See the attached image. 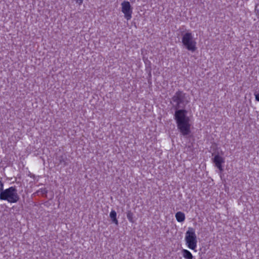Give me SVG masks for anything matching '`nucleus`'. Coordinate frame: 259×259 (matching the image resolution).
<instances>
[{
	"label": "nucleus",
	"mask_w": 259,
	"mask_h": 259,
	"mask_svg": "<svg viewBox=\"0 0 259 259\" xmlns=\"http://www.w3.org/2000/svg\"><path fill=\"white\" fill-rule=\"evenodd\" d=\"M189 102L186 94L181 91L176 92L170 101L175 110L174 118L177 128L183 136H187L191 133L190 118L187 115V111L185 109Z\"/></svg>",
	"instance_id": "1"
},
{
	"label": "nucleus",
	"mask_w": 259,
	"mask_h": 259,
	"mask_svg": "<svg viewBox=\"0 0 259 259\" xmlns=\"http://www.w3.org/2000/svg\"><path fill=\"white\" fill-rule=\"evenodd\" d=\"M0 199L6 200L11 203H16L19 200L20 197L16 187L12 186L8 189L3 190L0 193Z\"/></svg>",
	"instance_id": "2"
},
{
	"label": "nucleus",
	"mask_w": 259,
	"mask_h": 259,
	"mask_svg": "<svg viewBox=\"0 0 259 259\" xmlns=\"http://www.w3.org/2000/svg\"><path fill=\"white\" fill-rule=\"evenodd\" d=\"M185 241L188 247L192 250L197 246V237L195 230L193 228L189 227L186 233Z\"/></svg>",
	"instance_id": "3"
},
{
	"label": "nucleus",
	"mask_w": 259,
	"mask_h": 259,
	"mask_svg": "<svg viewBox=\"0 0 259 259\" xmlns=\"http://www.w3.org/2000/svg\"><path fill=\"white\" fill-rule=\"evenodd\" d=\"M182 43L186 49L192 52H194L196 49V42L193 40L192 33L187 32L184 34L182 37Z\"/></svg>",
	"instance_id": "4"
},
{
	"label": "nucleus",
	"mask_w": 259,
	"mask_h": 259,
	"mask_svg": "<svg viewBox=\"0 0 259 259\" xmlns=\"http://www.w3.org/2000/svg\"><path fill=\"white\" fill-rule=\"evenodd\" d=\"M121 11L124 15V17L127 20L132 18V8L129 2L123 1L121 4Z\"/></svg>",
	"instance_id": "5"
},
{
	"label": "nucleus",
	"mask_w": 259,
	"mask_h": 259,
	"mask_svg": "<svg viewBox=\"0 0 259 259\" xmlns=\"http://www.w3.org/2000/svg\"><path fill=\"white\" fill-rule=\"evenodd\" d=\"M213 162L215 164V166L220 171H223V167L222 164L225 162L224 158L220 156L219 154L216 155L212 159Z\"/></svg>",
	"instance_id": "6"
},
{
	"label": "nucleus",
	"mask_w": 259,
	"mask_h": 259,
	"mask_svg": "<svg viewBox=\"0 0 259 259\" xmlns=\"http://www.w3.org/2000/svg\"><path fill=\"white\" fill-rule=\"evenodd\" d=\"M117 213L114 210H112L110 213L109 217L112 222L116 225H118V221L116 218Z\"/></svg>",
	"instance_id": "7"
},
{
	"label": "nucleus",
	"mask_w": 259,
	"mask_h": 259,
	"mask_svg": "<svg viewBox=\"0 0 259 259\" xmlns=\"http://www.w3.org/2000/svg\"><path fill=\"white\" fill-rule=\"evenodd\" d=\"M176 220L179 222H183L185 220V215L184 213L181 211H178L176 213L175 215Z\"/></svg>",
	"instance_id": "8"
},
{
	"label": "nucleus",
	"mask_w": 259,
	"mask_h": 259,
	"mask_svg": "<svg viewBox=\"0 0 259 259\" xmlns=\"http://www.w3.org/2000/svg\"><path fill=\"white\" fill-rule=\"evenodd\" d=\"M182 253L183 257L186 259H193V256L192 253L187 249H183Z\"/></svg>",
	"instance_id": "9"
},
{
	"label": "nucleus",
	"mask_w": 259,
	"mask_h": 259,
	"mask_svg": "<svg viewBox=\"0 0 259 259\" xmlns=\"http://www.w3.org/2000/svg\"><path fill=\"white\" fill-rule=\"evenodd\" d=\"M126 216H127V218L128 219V220L132 223H135V220L134 219V214L131 211V210H128L127 212V214H126Z\"/></svg>",
	"instance_id": "10"
},
{
	"label": "nucleus",
	"mask_w": 259,
	"mask_h": 259,
	"mask_svg": "<svg viewBox=\"0 0 259 259\" xmlns=\"http://www.w3.org/2000/svg\"><path fill=\"white\" fill-rule=\"evenodd\" d=\"M254 95L255 98V100L259 101V93H257L256 91L254 93Z\"/></svg>",
	"instance_id": "11"
},
{
	"label": "nucleus",
	"mask_w": 259,
	"mask_h": 259,
	"mask_svg": "<svg viewBox=\"0 0 259 259\" xmlns=\"http://www.w3.org/2000/svg\"><path fill=\"white\" fill-rule=\"evenodd\" d=\"M4 184L0 180V193L3 190Z\"/></svg>",
	"instance_id": "12"
},
{
	"label": "nucleus",
	"mask_w": 259,
	"mask_h": 259,
	"mask_svg": "<svg viewBox=\"0 0 259 259\" xmlns=\"http://www.w3.org/2000/svg\"><path fill=\"white\" fill-rule=\"evenodd\" d=\"M40 191L42 194H46L48 192V191L46 189H41Z\"/></svg>",
	"instance_id": "13"
},
{
	"label": "nucleus",
	"mask_w": 259,
	"mask_h": 259,
	"mask_svg": "<svg viewBox=\"0 0 259 259\" xmlns=\"http://www.w3.org/2000/svg\"><path fill=\"white\" fill-rule=\"evenodd\" d=\"M76 3L78 4L79 5H81L82 4L83 0H74Z\"/></svg>",
	"instance_id": "14"
}]
</instances>
